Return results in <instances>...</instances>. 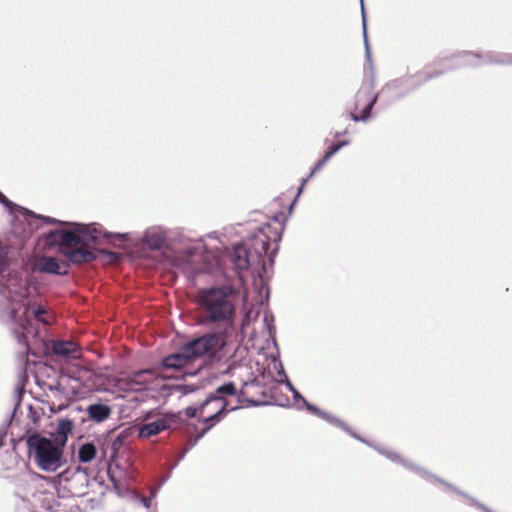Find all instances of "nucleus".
I'll return each instance as SVG.
<instances>
[{
  "mask_svg": "<svg viewBox=\"0 0 512 512\" xmlns=\"http://www.w3.org/2000/svg\"><path fill=\"white\" fill-rule=\"evenodd\" d=\"M239 293L231 284L200 289L196 302L201 323L215 327H232L236 317Z\"/></svg>",
  "mask_w": 512,
  "mask_h": 512,
  "instance_id": "nucleus-1",
  "label": "nucleus"
},
{
  "mask_svg": "<svg viewBox=\"0 0 512 512\" xmlns=\"http://www.w3.org/2000/svg\"><path fill=\"white\" fill-rule=\"evenodd\" d=\"M26 443L30 457L40 470L55 472L62 466L63 447L57 442L34 433Z\"/></svg>",
  "mask_w": 512,
  "mask_h": 512,
  "instance_id": "nucleus-2",
  "label": "nucleus"
},
{
  "mask_svg": "<svg viewBox=\"0 0 512 512\" xmlns=\"http://www.w3.org/2000/svg\"><path fill=\"white\" fill-rule=\"evenodd\" d=\"M59 244V250L70 262L81 264L96 259V254L88 248L86 241L71 231H56L50 235Z\"/></svg>",
  "mask_w": 512,
  "mask_h": 512,
  "instance_id": "nucleus-3",
  "label": "nucleus"
},
{
  "mask_svg": "<svg viewBox=\"0 0 512 512\" xmlns=\"http://www.w3.org/2000/svg\"><path fill=\"white\" fill-rule=\"evenodd\" d=\"M225 344V335L223 333H208L186 343L184 346L185 352L190 355L194 362L203 356H207L210 359L215 358Z\"/></svg>",
  "mask_w": 512,
  "mask_h": 512,
  "instance_id": "nucleus-4",
  "label": "nucleus"
},
{
  "mask_svg": "<svg viewBox=\"0 0 512 512\" xmlns=\"http://www.w3.org/2000/svg\"><path fill=\"white\" fill-rule=\"evenodd\" d=\"M46 310L43 307L30 312L29 306L24 302L11 303V318L22 329V334L19 340H25L28 334H36L37 332L32 327V320L35 319L44 324H49V321L44 317Z\"/></svg>",
  "mask_w": 512,
  "mask_h": 512,
  "instance_id": "nucleus-5",
  "label": "nucleus"
},
{
  "mask_svg": "<svg viewBox=\"0 0 512 512\" xmlns=\"http://www.w3.org/2000/svg\"><path fill=\"white\" fill-rule=\"evenodd\" d=\"M285 216L283 213L276 215L260 233L257 234L252 240V247L259 257L268 254L270 249V242L277 243L281 240L284 231Z\"/></svg>",
  "mask_w": 512,
  "mask_h": 512,
  "instance_id": "nucleus-6",
  "label": "nucleus"
},
{
  "mask_svg": "<svg viewBox=\"0 0 512 512\" xmlns=\"http://www.w3.org/2000/svg\"><path fill=\"white\" fill-rule=\"evenodd\" d=\"M239 406V399H237L236 403L232 405L229 400L215 399L209 395L199 408V413L202 417L203 423L205 424V428L201 435L205 434L217 422H219L223 413L227 410H235Z\"/></svg>",
  "mask_w": 512,
  "mask_h": 512,
  "instance_id": "nucleus-7",
  "label": "nucleus"
},
{
  "mask_svg": "<svg viewBox=\"0 0 512 512\" xmlns=\"http://www.w3.org/2000/svg\"><path fill=\"white\" fill-rule=\"evenodd\" d=\"M376 100L377 95L373 93V89L370 86L361 87L355 96V109L351 112V118L356 122L368 119L371 108Z\"/></svg>",
  "mask_w": 512,
  "mask_h": 512,
  "instance_id": "nucleus-8",
  "label": "nucleus"
},
{
  "mask_svg": "<svg viewBox=\"0 0 512 512\" xmlns=\"http://www.w3.org/2000/svg\"><path fill=\"white\" fill-rule=\"evenodd\" d=\"M52 352L63 358L79 359L81 358V347L72 340H56L51 343Z\"/></svg>",
  "mask_w": 512,
  "mask_h": 512,
  "instance_id": "nucleus-9",
  "label": "nucleus"
},
{
  "mask_svg": "<svg viewBox=\"0 0 512 512\" xmlns=\"http://www.w3.org/2000/svg\"><path fill=\"white\" fill-rule=\"evenodd\" d=\"M37 268L40 272L49 274L66 275L68 273V264L48 256H43L38 260Z\"/></svg>",
  "mask_w": 512,
  "mask_h": 512,
  "instance_id": "nucleus-10",
  "label": "nucleus"
},
{
  "mask_svg": "<svg viewBox=\"0 0 512 512\" xmlns=\"http://www.w3.org/2000/svg\"><path fill=\"white\" fill-rule=\"evenodd\" d=\"M193 363L190 355L185 352V346H183L179 352L168 355L162 361V365L166 369L179 370Z\"/></svg>",
  "mask_w": 512,
  "mask_h": 512,
  "instance_id": "nucleus-11",
  "label": "nucleus"
},
{
  "mask_svg": "<svg viewBox=\"0 0 512 512\" xmlns=\"http://www.w3.org/2000/svg\"><path fill=\"white\" fill-rule=\"evenodd\" d=\"M155 374L152 370H140L130 375L128 384L131 390H143L153 382Z\"/></svg>",
  "mask_w": 512,
  "mask_h": 512,
  "instance_id": "nucleus-12",
  "label": "nucleus"
},
{
  "mask_svg": "<svg viewBox=\"0 0 512 512\" xmlns=\"http://www.w3.org/2000/svg\"><path fill=\"white\" fill-rule=\"evenodd\" d=\"M231 261L234 267L239 270H247L250 264L249 253L247 248L242 244L234 246L233 251L230 255Z\"/></svg>",
  "mask_w": 512,
  "mask_h": 512,
  "instance_id": "nucleus-13",
  "label": "nucleus"
},
{
  "mask_svg": "<svg viewBox=\"0 0 512 512\" xmlns=\"http://www.w3.org/2000/svg\"><path fill=\"white\" fill-rule=\"evenodd\" d=\"M170 427L169 421L165 418H159L153 422H149L140 428V437L149 438L159 434Z\"/></svg>",
  "mask_w": 512,
  "mask_h": 512,
  "instance_id": "nucleus-14",
  "label": "nucleus"
},
{
  "mask_svg": "<svg viewBox=\"0 0 512 512\" xmlns=\"http://www.w3.org/2000/svg\"><path fill=\"white\" fill-rule=\"evenodd\" d=\"M86 412L90 420L100 423L110 416L111 409L106 404L97 403L89 405Z\"/></svg>",
  "mask_w": 512,
  "mask_h": 512,
  "instance_id": "nucleus-15",
  "label": "nucleus"
},
{
  "mask_svg": "<svg viewBox=\"0 0 512 512\" xmlns=\"http://www.w3.org/2000/svg\"><path fill=\"white\" fill-rule=\"evenodd\" d=\"M74 427V423L71 419H61L58 421L56 429V441L62 447L65 446L68 435L71 434Z\"/></svg>",
  "mask_w": 512,
  "mask_h": 512,
  "instance_id": "nucleus-16",
  "label": "nucleus"
},
{
  "mask_svg": "<svg viewBox=\"0 0 512 512\" xmlns=\"http://www.w3.org/2000/svg\"><path fill=\"white\" fill-rule=\"evenodd\" d=\"M346 144L347 142L342 141L331 145L325 152V155L315 164L308 178L312 177L315 173L320 171L323 168V166L327 163V161Z\"/></svg>",
  "mask_w": 512,
  "mask_h": 512,
  "instance_id": "nucleus-17",
  "label": "nucleus"
},
{
  "mask_svg": "<svg viewBox=\"0 0 512 512\" xmlns=\"http://www.w3.org/2000/svg\"><path fill=\"white\" fill-rule=\"evenodd\" d=\"M210 395L215 399L227 400V397L237 395V388L233 382H228L219 386L215 392Z\"/></svg>",
  "mask_w": 512,
  "mask_h": 512,
  "instance_id": "nucleus-18",
  "label": "nucleus"
},
{
  "mask_svg": "<svg viewBox=\"0 0 512 512\" xmlns=\"http://www.w3.org/2000/svg\"><path fill=\"white\" fill-rule=\"evenodd\" d=\"M96 447L92 443H85L81 445L78 451V459L82 463L91 462L96 457Z\"/></svg>",
  "mask_w": 512,
  "mask_h": 512,
  "instance_id": "nucleus-19",
  "label": "nucleus"
},
{
  "mask_svg": "<svg viewBox=\"0 0 512 512\" xmlns=\"http://www.w3.org/2000/svg\"><path fill=\"white\" fill-rule=\"evenodd\" d=\"M8 266V251L5 247H0V273H3Z\"/></svg>",
  "mask_w": 512,
  "mask_h": 512,
  "instance_id": "nucleus-20",
  "label": "nucleus"
},
{
  "mask_svg": "<svg viewBox=\"0 0 512 512\" xmlns=\"http://www.w3.org/2000/svg\"><path fill=\"white\" fill-rule=\"evenodd\" d=\"M104 237L109 240L111 243H115L116 241H127L129 239L128 234H112V233H104Z\"/></svg>",
  "mask_w": 512,
  "mask_h": 512,
  "instance_id": "nucleus-21",
  "label": "nucleus"
},
{
  "mask_svg": "<svg viewBox=\"0 0 512 512\" xmlns=\"http://www.w3.org/2000/svg\"><path fill=\"white\" fill-rule=\"evenodd\" d=\"M197 411V408L190 406L184 410V414L188 418H194L197 415Z\"/></svg>",
  "mask_w": 512,
  "mask_h": 512,
  "instance_id": "nucleus-22",
  "label": "nucleus"
},
{
  "mask_svg": "<svg viewBox=\"0 0 512 512\" xmlns=\"http://www.w3.org/2000/svg\"><path fill=\"white\" fill-rule=\"evenodd\" d=\"M120 445H121V441L119 439H116V440L113 441L112 446H111V449H112V452H113L111 458L115 457V455L117 453V450H118Z\"/></svg>",
  "mask_w": 512,
  "mask_h": 512,
  "instance_id": "nucleus-23",
  "label": "nucleus"
},
{
  "mask_svg": "<svg viewBox=\"0 0 512 512\" xmlns=\"http://www.w3.org/2000/svg\"><path fill=\"white\" fill-rule=\"evenodd\" d=\"M0 203L8 206L11 204L10 200L0 191Z\"/></svg>",
  "mask_w": 512,
  "mask_h": 512,
  "instance_id": "nucleus-24",
  "label": "nucleus"
},
{
  "mask_svg": "<svg viewBox=\"0 0 512 512\" xmlns=\"http://www.w3.org/2000/svg\"><path fill=\"white\" fill-rule=\"evenodd\" d=\"M179 389L184 393L187 394L189 392H192L194 389L189 388L188 386H180Z\"/></svg>",
  "mask_w": 512,
  "mask_h": 512,
  "instance_id": "nucleus-25",
  "label": "nucleus"
},
{
  "mask_svg": "<svg viewBox=\"0 0 512 512\" xmlns=\"http://www.w3.org/2000/svg\"><path fill=\"white\" fill-rule=\"evenodd\" d=\"M96 239H97V236H96V235H91V236H90V240H91L93 243H97V242H96Z\"/></svg>",
  "mask_w": 512,
  "mask_h": 512,
  "instance_id": "nucleus-26",
  "label": "nucleus"
},
{
  "mask_svg": "<svg viewBox=\"0 0 512 512\" xmlns=\"http://www.w3.org/2000/svg\"><path fill=\"white\" fill-rule=\"evenodd\" d=\"M48 223H56V220L55 219H52V218H47L46 220Z\"/></svg>",
  "mask_w": 512,
  "mask_h": 512,
  "instance_id": "nucleus-27",
  "label": "nucleus"
},
{
  "mask_svg": "<svg viewBox=\"0 0 512 512\" xmlns=\"http://www.w3.org/2000/svg\"><path fill=\"white\" fill-rule=\"evenodd\" d=\"M307 180H308V179H304V180H303L302 185H304V184H305V182H307ZM301 187H303V186H301ZM300 189H302V188H300ZM300 191H301V190H299V192H300Z\"/></svg>",
  "mask_w": 512,
  "mask_h": 512,
  "instance_id": "nucleus-28",
  "label": "nucleus"
}]
</instances>
